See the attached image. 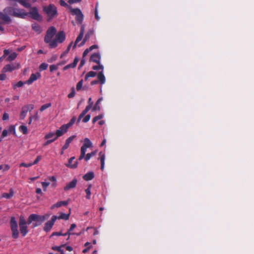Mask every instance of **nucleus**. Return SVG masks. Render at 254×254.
Masks as SVG:
<instances>
[{"label": "nucleus", "mask_w": 254, "mask_h": 254, "mask_svg": "<svg viewBox=\"0 0 254 254\" xmlns=\"http://www.w3.org/2000/svg\"><path fill=\"white\" fill-rule=\"evenodd\" d=\"M33 165L32 163H21L19 165V167H30L32 166Z\"/></svg>", "instance_id": "56"}, {"label": "nucleus", "mask_w": 254, "mask_h": 254, "mask_svg": "<svg viewBox=\"0 0 254 254\" xmlns=\"http://www.w3.org/2000/svg\"><path fill=\"white\" fill-rule=\"evenodd\" d=\"M17 56V54L15 52L11 53L6 58V61L11 62L14 60Z\"/></svg>", "instance_id": "30"}, {"label": "nucleus", "mask_w": 254, "mask_h": 254, "mask_svg": "<svg viewBox=\"0 0 254 254\" xmlns=\"http://www.w3.org/2000/svg\"><path fill=\"white\" fill-rule=\"evenodd\" d=\"M77 180L76 179H74L72 180L71 182L67 184L64 187V190L65 191H67L71 189L74 188L77 184Z\"/></svg>", "instance_id": "16"}, {"label": "nucleus", "mask_w": 254, "mask_h": 254, "mask_svg": "<svg viewBox=\"0 0 254 254\" xmlns=\"http://www.w3.org/2000/svg\"><path fill=\"white\" fill-rule=\"evenodd\" d=\"M49 215L45 214L40 215L36 214H32L29 215L27 220L28 225L32 223L33 228L40 226L43 222L48 219Z\"/></svg>", "instance_id": "1"}, {"label": "nucleus", "mask_w": 254, "mask_h": 254, "mask_svg": "<svg viewBox=\"0 0 254 254\" xmlns=\"http://www.w3.org/2000/svg\"><path fill=\"white\" fill-rule=\"evenodd\" d=\"M75 95V89H74V87H72L71 88V92L68 94L67 97L69 98H73Z\"/></svg>", "instance_id": "54"}, {"label": "nucleus", "mask_w": 254, "mask_h": 254, "mask_svg": "<svg viewBox=\"0 0 254 254\" xmlns=\"http://www.w3.org/2000/svg\"><path fill=\"white\" fill-rule=\"evenodd\" d=\"M102 98H99L96 102L95 105L93 107L92 109V111H95L96 110H99L100 109V106L99 105L100 102L102 101Z\"/></svg>", "instance_id": "38"}, {"label": "nucleus", "mask_w": 254, "mask_h": 254, "mask_svg": "<svg viewBox=\"0 0 254 254\" xmlns=\"http://www.w3.org/2000/svg\"><path fill=\"white\" fill-rule=\"evenodd\" d=\"M27 221H26L23 216L21 215L19 217V225H27Z\"/></svg>", "instance_id": "34"}, {"label": "nucleus", "mask_w": 254, "mask_h": 254, "mask_svg": "<svg viewBox=\"0 0 254 254\" xmlns=\"http://www.w3.org/2000/svg\"><path fill=\"white\" fill-rule=\"evenodd\" d=\"M42 157L41 156H38L34 161L32 163L33 165L37 164L41 159Z\"/></svg>", "instance_id": "61"}, {"label": "nucleus", "mask_w": 254, "mask_h": 254, "mask_svg": "<svg viewBox=\"0 0 254 254\" xmlns=\"http://www.w3.org/2000/svg\"><path fill=\"white\" fill-rule=\"evenodd\" d=\"M43 11L50 19H52L58 15L57 8L53 4L44 6Z\"/></svg>", "instance_id": "3"}, {"label": "nucleus", "mask_w": 254, "mask_h": 254, "mask_svg": "<svg viewBox=\"0 0 254 254\" xmlns=\"http://www.w3.org/2000/svg\"><path fill=\"white\" fill-rule=\"evenodd\" d=\"M58 69V66L56 65L52 64L50 66V70L51 72L56 70Z\"/></svg>", "instance_id": "62"}, {"label": "nucleus", "mask_w": 254, "mask_h": 254, "mask_svg": "<svg viewBox=\"0 0 254 254\" xmlns=\"http://www.w3.org/2000/svg\"><path fill=\"white\" fill-rule=\"evenodd\" d=\"M103 116L102 115L100 114V115H99L98 116H97L96 117H95L93 120H92V123L93 124H94L95 122H96L98 120H101L103 118Z\"/></svg>", "instance_id": "52"}, {"label": "nucleus", "mask_w": 254, "mask_h": 254, "mask_svg": "<svg viewBox=\"0 0 254 254\" xmlns=\"http://www.w3.org/2000/svg\"><path fill=\"white\" fill-rule=\"evenodd\" d=\"M8 130H6V129H4L3 131H2V132L1 133V139L6 137L7 134H8Z\"/></svg>", "instance_id": "60"}, {"label": "nucleus", "mask_w": 254, "mask_h": 254, "mask_svg": "<svg viewBox=\"0 0 254 254\" xmlns=\"http://www.w3.org/2000/svg\"><path fill=\"white\" fill-rule=\"evenodd\" d=\"M60 3L61 6L66 7L68 8L69 9V7H71L70 5H69L68 4H67L65 2V1L64 0H60Z\"/></svg>", "instance_id": "53"}, {"label": "nucleus", "mask_w": 254, "mask_h": 254, "mask_svg": "<svg viewBox=\"0 0 254 254\" xmlns=\"http://www.w3.org/2000/svg\"><path fill=\"white\" fill-rule=\"evenodd\" d=\"M39 77H40V74L39 73L37 72V73H32L30 75V78L25 81V84H31L33 82L36 81Z\"/></svg>", "instance_id": "12"}, {"label": "nucleus", "mask_w": 254, "mask_h": 254, "mask_svg": "<svg viewBox=\"0 0 254 254\" xmlns=\"http://www.w3.org/2000/svg\"><path fill=\"white\" fill-rule=\"evenodd\" d=\"M75 159V157H71L68 159V163L65 165L66 167L70 168L71 169H75L77 168L78 166V162L77 161H75L74 163H72L73 160Z\"/></svg>", "instance_id": "14"}, {"label": "nucleus", "mask_w": 254, "mask_h": 254, "mask_svg": "<svg viewBox=\"0 0 254 254\" xmlns=\"http://www.w3.org/2000/svg\"><path fill=\"white\" fill-rule=\"evenodd\" d=\"M83 35H82V33H79V34L76 38L75 43L73 46V48H75L76 47V44L82 40V39L83 38Z\"/></svg>", "instance_id": "39"}, {"label": "nucleus", "mask_w": 254, "mask_h": 254, "mask_svg": "<svg viewBox=\"0 0 254 254\" xmlns=\"http://www.w3.org/2000/svg\"><path fill=\"white\" fill-rule=\"evenodd\" d=\"M55 38L53 40L50 44V48H55L58 46V43H62L65 39V34L64 31H61L55 35Z\"/></svg>", "instance_id": "2"}, {"label": "nucleus", "mask_w": 254, "mask_h": 254, "mask_svg": "<svg viewBox=\"0 0 254 254\" xmlns=\"http://www.w3.org/2000/svg\"><path fill=\"white\" fill-rule=\"evenodd\" d=\"M22 108L26 111V112H30L34 109V105L33 104H29L25 105Z\"/></svg>", "instance_id": "37"}, {"label": "nucleus", "mask_w": 254, "mask_h": 254, "mask_svg": "<svg viewBox=\"0 0 254 254\" xmlns=\"http://www.w3.org/2000/svg\"><path fill=\"white\" fill-rule=\"evenodd\" d=\"M98 77V80L99 81V82H100L101 84H103L105 83L106 81V78L105 76H104L103 71L99 72L98 73L97 75Z\"/></svg>", "instance_id": "20"}, {"label": "nucleus", "mask_w": 254, "mask_h": 254, "mask_svg": "<svg viewBox=\"0 0 254 254\" xmlns=\"http://www.w3.org/2000/svg\"><path fill=\"white\" fill-rule=\"evenodd\" d=\"M68 200L58 201L56 203L53 205L51 207V208L54 209L55 207H61L62 206H66L68 204Z\"/></svg>", "instance_id": "19"}, {"label": "nucleus", "mask_w": 254, "mask_h": 254, "mask_svg": "<svg viewBox=\"0 0 254 254\" xmlns=\"http://www.w3.org/2000/svg\"><path fill=\"white\" fill-rule=\"evenodd\" d=\"M101 57L99 53H95L91 55L90 58V62H92L99 64H100Z\"/></svg>", "instance_id": "13"}, {"label": "nucleus", "mask_w": 254, "mask_h": 254, "mask_svg": "<svg viewBox=\"0 0 254 254\" xmlns=\"http://www.w3.org/2000/svg\"><path fill=\"white\" fill-rule=\"evenodd\" d=\"M15 8L11 7H6L3 9V12L6 14H9L13 16V13L15 11Z\"/></svg>", "instance_id": "23"}, {"label": "nucleus", "mask_w": 254, "mask_h": 254, "mask_svg": "<svg viewBox=\"0 0 254 254\" xmlns=\"http://www.w3.org/2000/svg\"><path fill=\"white\" fill-rule=\"evenodd\" d=\"M32 29L38 34L41 33L42 29L39 24L34 23L32 24Z\"/></svg>", "instance_id": "26"}, {"label": "nucleus", "mask_w": 254, "mask_h": 254, "mask_svg": "<svg viewBox=\"0 0 254 254\" xmlns=\"http://www.w3.org/2000/svg\"><path fill=\"white\" fill-rule=\"evenodd\" d=\"M28 15V12H25L24 9L17 8H15L13 13V16L21 18H25Z\"/></svg>", "instance_id": "10"}, {"label": "nucleus", "mask_w": 254, "mask_h": 254, "mask_svg": "<svg viewBox=\"0 0 254 254\" xmlns=\"http://www.w3.org/2000/svg\"><path fill=\"white\" fill-rule=\"evenodd\" d=\"M75 67V66H73V64L72 63H71V64H68L66 65V66H65L64 67V69L65 70L69 68H74Z\"/></svg>", "instance_id": "64"}, {"label": "nucleus", "mask_w": 254, "mask_h": 254, "mask_svg": "<svg viewBox=\"0 0 254 254\" xmlns=\"http://www.w3.org/2000/svg\"><path fill=\"white\" fill-rule=\"evenodd\" d=\"M10 228L12 232V237L14 239H17L19 237L18 225L15 217H11L10 221Z\"/></svg>", "instance_id": "7"}, {"label": "nucleus", "mask_w": 254, "mask_h": 254, "mask_svg": "<svg viewBox=\"0 0 254 254\" xmlns=\"http://www.w3.org/2000/svg\"><path fill=\"white\" fill-rule=\"evenodd\" d=\"M51 139L49 138L47 139V141L44 144V146H47L53 142H54L55 140H56L57 139L55 137V136L51 138Z\"/></svg>", "instance_id": "43"}, {"label": "nucleus", "mask_w": 254, "mask_h": 254, "mask_svg": "<svg viewBox=\"0 0 254 254\" xmlns=\"http://www.w3.org/2000/svg\"><path fill=\"white\" fill-rule=\"evenodd\" d=\"M17 2H18L23 6L26 8H30L31 4L27 1V0H18Z\"/></svg>", "instance_id": "29"}, {"label": "nucleus", "mask_w": 254, "mask_h": 254, "mask_svg": "<svg viewBox=\"0 0 254 254\" xmlns=\"http://www.w3.org/2000/svg\"><path fill=\"white\" fill-rule=\"evenodd\" d=\"M72 45V42H71L69 45L68 46L66 50L61 55V58H62L64 56L66 55L69 51L70 48Z\"/></svg>", "instance_id": "45"}, {"label": "nucleus", "mask_w": 254, "mask_h": 254, "mask_svg": "<svg viewBox=\"0 0 254 254\" xmlns=\"http://www.w3.org/2000/svg\"><path fill=\"white\" fill-rule=\"evenodd\" d=\"M87 147H85L83 145L81 146V149H80V155L78 158L79 160H81L84 158V157L85 156L86 152L87 151Z\"/></svg>", "instance_id": "25"}, {"label": "nucleus", "mask_w": 254, "mask_h": 254, "mask_svg": "<svg viewBox=\"0 0 254 254\" xmlns=\"http://www.w3.org/2000/svg\"><path fill=\"white\" fill-rule=\"evenodd\" d=\"M58 219V216L56 215H53L51 220L47 221L44 225L43 227V230L48 233L51 231L53 228L56 221Z\"/></svg>", "instance_id": "8"}, {"label": "nucleus", "mask_w": 254, "mask_h": 254, "mask_svg": "<svg viewBox=\"0 0 254 254\" xmlns=\"http://www.w3.org/2000/svg\"><path fill=\"white\" fill-rule=\"evenodd\" d=\"M27 113V112H26V111L22 108V110L19 116L20 119L22 120H24L26 117Z\"/></svg>", "instance_id": "41"}, {"label": "nucleus", "mask_w": 254, "mask_h": 254, "mask_svg": "<svg viewBox=\"0 0 254 254\" xmlns=\"http://www.w3.org/2000/svg\"><path fill=\"white\" fill-rule=\"evenodd\" d=\"M69 12L72 15L75 16V20L77 23H82L83 20L84 15L79 8H74L72 7H70Z\"/></svg>", "instance_id": "6"}, {"label": "nucleus", "mask_w": 254, "mask_h": 254, "mask_svg": "<svg viewBox=\"0 0 254 254\" xmlns=\"http://www.w3.org/2000/svg\"><path fill=\"white\" fill-rule=\"evenodd\" d=\"M91 185L88 186V188L85 190V192L86 193V197L88 199H90L91 196Z\"/></svg>", "instance_id": "36"}, {"label": "nucleus", "mask_w": 254, "mask_h": 254, "mask_svg": "<svg viewBox=\"0 0 254 254\" xmlns=\"http://www.w3.org/2000/svg\"><path fill=\"white\" fill-rule=\"evenodd\" d=\"M91 116L90 115H86L84 119H83L82 121L84 123H87L88 122L90 119Z\"/></svg>", "instance_id": "63"}, {"label": "nucleus", "mask_w": 254, "mask_h": 254, "mask_svg": "<svg viewBox=\"0 0 254 254\" xmlns=\"http://www.w3.org/2000/svg\"><path fill=\"white\" fill-rule=\"evenodd\" d=\"M75 137L76 136L73 135L67 138L65 140V144L62 147V150H65L67 149L69 146L70 143L75 138Z\"/></svg>", "instance_id": "17"}, {"label": "nucleus", "mask_w": 254, "mask_h": 254, "mask_svg": "<svg viewBox=\"0 0 254 254\" xmlns=\"http://www.w3.org/2000/svg\"><path fill=\"white\" fill-rule=\"evenodd\" d=\"M67 127L64 125H62L59 129H57L55 133L51 132L47 134L45 136V139H49L55 136L57 139L58 137L62 136L65 132L67 131Z\"/></svg>", "instance_id": "4"}, {"label": "nucleus", "mask_w": 254, "mask_h": 254, "mask_svg": "<svg viewBox=\"0 0 254 254\" xmlns=\"http://www.w3.org/2000/svg\"><path fill=\"white\" fill-rule=\"evenodd\" d=\"M92 69L95 70H97L99 69H101L103 71L104 69V67L102 65H101L100 64L98 65H94L92 67Z\"/></svg>", "instance_id": "50"}, {"label": "nucleus", "mask_w": 254, "mask_h": 254, "mask_svg": "<svg viewBox=\"0 0 254 254\" xmlns=\"http://www.w3.org/2000/svg\"><path fill=\"white\" fill-rule=\"evenodd\" d=\"M83 146L87 148H91L92 147V143L91 142L88 138H85L84 139V143Z\"/></svg>", "instance_id": "28"}, {"label": "nucleus", "mask_w": 254, "mask_h": 254, "mask_svg": "<svg viewBox=\"0 0 254 254\" xmlns=\"http://www.w3.org/2000/svg\"><path fill=\"white\" fill-rule=\"evenodd\" d=\"M19 229H20V232L22 235V236L24 237L25 236L28 232V227L27 225H21L19 226Z\"/></svg>", "instance_id": "22"}, {"label": "nucleus", "mask_w": 254, "mask_h": 254, "mask_svg": "<svg viewBox=\"0 0 254 254\" xmlns=\"http://www.w3.org/2000/svg\"><path fill=\"white\" fill-rule=\"evenodd\" d=\"M48 66V64H46L45 63H42L40 64L39 66V68L41 70H44L47 69Z\"/></svg>", "instance_id": "49"}, {"label": "nucleus", "mask_w": 254, "mask_h": 254, "mask_svg": "<svg viewBox=\"0 0 254 254\" xmlns=\"http://www.w3.org/2000/svg\"><path fill=\"white\" fill-rule=\"evenodd\" d=\"M25 83V82H23L22 81H18L17 83L13 84V88L15 89L17 87H22Z\"/></svg>", "instance_id": "42"}, {"label": "nucleus", "mask_w": 254, "mask_h": 254, "mask_svg": "<svg viewBox=\"0 0 254 254\" xmlns=\"http://www.w3.org/2000/svg\"><path fill=\"white\" fill-rule=\"evenodd\" d=\"M76 225L75 224H72L70 226V228L67 230V232L64 233V235H67L68 236L67 238V240L69 239V236L71 235H76L77 236H79V234H75L74 233H71V231L76 227Z\"/></svg>", "instance_id": "18"}, {"label": "nucleus", "mask_w": 254, "mask_h": 254, "mask_svg": "<svg viewBox=\"0 0 254 254\" xmlns=\"http://www.w3.org/2000/svg\"><path fill=\"white\" fill-rule=\"evenodd\" d=\"M99 155L101 161V169L103 171L104 168L105 155L104 153L101 151L99 152Z\"/></svg>", "instance_id": "21"}, {"label": "nucleus", "mask_w": 254, "mask_h": 254, "mask_svg": "<svg viewBox=\"0 0 254 254\" xmlns=\"http://www.w3.org/2000/svg\"><path fill=\"white\" fill-rule=\"evenodd\" d=\"M96 151H92L90 153H87L84 157V159L86 161H88L92 157L95 155Z\"/></svg>", "instance_id": "33"}, {"label": "nucleus", "mask_w": 254, "mask_h": 254, "mask_svg": "<svg viewBox=\"0 0 254 254\" xmlns=\"http://www.w3.org/2000/svg\"><path fill=\"white\" fill-rule=\"evenodd\" d=\"M0 20H1L5 23H9L11 21L10 17L5 14V13L0 12Z\"/></svg>", "instance_id": "15"}, {"label": "nucleus", "mask_w": 254, "mask_h": 254, "mask_svg": "<svg viewBox=\"0 0 254 254\" xmlns=\"http://www.w3.org/2000/svg\"><path fill=\"white\" fill-rule=\"evenodd\" d=\"M70 215V213L69 214H65L64 213H61L60 216L58 217V219H64L65 220H67L69 219Z\"/></svg>", "instance_id": "32"}, {"label": "nucleus", "mask_w": 254, "mask_h": 254, "mask_svg": "<svg viewBox=\"0 0 254 254\" xmlns=\"http://www.w3.org/2000/svg\"><path fill=\"white\" fill-rule=\"evenodd\" d=\"M94 177V174L93 172H90L84 175L83 178L85 181H90Z\"/></svg>", "instance_id": "24"}, {"label": "nucleus", "mask_w": 254, "mask_h": 254, "mask_svg": "<svg viewBox=\"0 0 254 254\" xmlns=\"http://www.w3.org/2000/svg\"><path fill=\"white\" fill-rule=\"evenodd\" d=\"M76 119L75 117H73L71 118V119L70 120L69 122L66 124H64V125L65 126L67 127V129L69 127L72 126L75 123Z\"/></svg>", "instance_id": "35"}, {"label": "nucleus", "mask_w": 254, "mask_h": 254, "mask_svg": "<svg viewBox=\"0 0 254 254\" xmlns=\"http://www.w3.org/2000/svg\"><path fill=\"white\" fill-rule=\"evenodd\" d=\"M14 195V191L12 189L9 190V193H3L2 194V197L7 199H9L12 197Z\"/></svg>", "instance_id": "27"}, {"label": "nucleus", "mask_w": 254, "mask_h": 254, "mask_svg": "<svg viewBox=\"0 0 254 254\" xmlns=\"http://www.w3.org/2000/svg\"><path fill=\"white\" fill-rule=\"evenodd\" d=\"M97 75L95 71H90L88 72L85 76V80H87L89 77H94Z\"/></svg>", "instance_id": "31"}, {"label": "nucleus", "mask_w": 254, "mask_h": 254, "mask_svg": "<svg viewBox=\"0 0 254 254\" xmlns=\"http://www.w3.org/2000/svg\"><path fill=\"white\" fill-rule=\"evenodd\" d=\"M9 50H4L3 51V55L2 57H0V63L1 62L3 59L5 58L9 54Z\"/></svg>", "instance_id": "44"}, {"label": "nucleus", "mask_w": 254, "mask_h": 254, "mask_svg": "<svg viewBox=\"0 0 254 254\" xmlns=\"http://www.w3.org/2000/svg\"><path fill=\"white\" fill-rule=\"evenodd\" d=\"M83 80L81 79L80 80L77 84L76 85V90L77 91H79L81 89L82 86V85H83Z\"/></svg>", "instance_id": "55"}, {"label": "nucleus", "mask_w": 254, "mask_h": 254, "mask_svg": "<svg viewBox=\"0 0 254 254\" xmlns=\"http://www.w3.org/2000/svg\"><path fill=\"white\" fill-rule=\"evenodd\" d=\"M28 13L30 17L37 20H41V16L38 12V9L36 7H30V11Z\"/></svg>", "instance_id": "9"}, {"label": "nucleus", "mask_w": 254, "mask_h": 254, "mask_svg": "<svg viewBox=\"0 0 254 254\" xmlns=\"http://www.w3.org/2000/svg\"><path fill=\"white\" fill-rule=\"evenodd\" d=\"M89 37H90L89 33H87V34H86L83 41L80 44L79 46L80 47V46H83L84 44V43H85V42L87 40V39L89 38Z\"/></svg>", "instance_id": "51"}, {"label": "nucleus", "mask_w": 254, "mask_h": 254, "mask_svg": "<svg viewBox=\"0 0 254 254\" xmlns=\"http://www.w3.org/2000/svg\"><path fill=\"white\" fill-rule=\"evenodd\" d=\"M51 106V103L45 104L41 107L40 111L41 112H43L44 110H45L46 109H47V108L50 107Z\"/></svg>", "instance_id": "46"}, {"label": "nucleus", "mask_w": 254, "mask_h": 254, "mask_svg": "<svg viewBox=\"0 0 254 254\" xmlns=\"http://www.w3.org/2000/svg\"><path fill=\"white\" fill-rule=\"evenodd\" d=\"M19 129V130L24 134H26L28 133L27 127L25 126H20Z\"/></svg>", "instance_id": "40"}, {"label": "nucleus", "mask_w": 254, "mask_h": 254, "mask_svg": "<svg viewBox=\"0 0 254 254\" xmlns=\"http://www.w3.org/2000/svg\"><path fill=\"white\" fill-rule=\"evenodd\" d=\"M43 190L44 191H46L47 187L50 185L49 182H42L41 183Z\"/></svg>", "instance_id": "58"}, {"label": "nucleus", "mask_w": 254, "mask_h": 254, "mask_svg": "<svg viewBox=\"0 0 254 254\" xmlns=\"http://www.w3.org/2000/svg\"><path fill=\"white\" fill-rule=\"evenodd\" d=\"M18 64H11L5 65L2 68V71L5 72H11L15 69L18 68Z\"/></svg>", "instance_id": "11"}, {"label": "nucleus", "mask_w": 254, "mask_h": 254, "mask_svg": "<svg viewBox=\"0 0 254 254\" xmlns=\"http://www.w3.org/2000/svg\"><path fill=\"white\" fill-rule=\"evenodd\" d=\"M64 245H62L60 247L59 246H53L52 248V249L54 251H58L59 252H61L63 251L64 250L62 249V247H64Z\"/></svg>", "instance_id": "47"}, {"label": "nucleus", "mask_w": 254, "mask_h": 254, "mask_svg": "<svg viewBox=\"0 0 254 254\" xmlns=\"http://www.w3.org/2000/svg\"><path fill=\"white\" fill-rule=\"evenodd\" d=\"M2 119L3 121L8 120L9 119L8 114L6 112H4L3 114Z\"/></svg>", "instance_id": "59"}, {"label": "nucleus", "mask_w": 254, "mask_h": 254, "mask_svg": "<svg viewBox=\"0 0 254 254\" xmlns=\"http://www.w3.org/2000/svg\"><path fill=\"white\" fill-rule=\"evenodd\" d=\"M57 32L56 28L54 26H51L47 30L46 35L44 37V42L48 44L50 48V44L52 43L53 38L55 36Z\"/></svg>", "instance_id": "5"}, {"label": "nucleus", "mask_w": 254, "mask_h": 254, "mask_svg": "<svg viewBox=\"0 0 254 254\" xmlns=\"http://www.w3.org/2000/svg\"><path fill=\"white\" fill-rule=\"evenodd\" d=\"M66 235H64V234H63L60 232H55L52 234V235H51V237L54 236H66Z\"/></svg>", "instance_id": "57"}, {"label": "nucleus", "mask_w": 254, "mask_h": 254, "mask_svg": "<svg viewBox=\"0 0 254 254\" xmlns=\"http://www.w3.org/2000/svg\"><path fill=\"white\" fill-rule=\"evenodd\" d=\"M8 131L10 132V133H12L13 134H15L16 133V131H15V127L14 126H10L8 127Z\"/></svg>", "instance_id": "48"}]
</instances>
